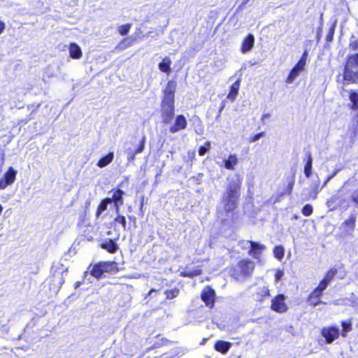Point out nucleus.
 Instances as JSON below:
<instances>
[{"label": "nucleus", "mask_w": 358, "mask_h": 358, "mask_svg": "<svg viewBox=\"0 0 358 358\" xmlns=\"http://www.w3.org/2000/svg\"><path fill=\"white\" fill-rule=\"evenodd\" d=\"M313 212V208L310 204H306L305 206H303V207L301 210L302 214L306 217H308V216H310V215H312Z\"/></svg>", "instance_id": "obj_44"}, {"label": "nucleus", "mask_w": 358, "mask_h": 358, "mask_svg": "<svg viewBox=\"0 0 358 358\" xmlns=\"http://www.w3.org/2000/svg\"><path fill=\"white\" fill-rule=\"evenodd\" d=\"M243 180L237 175L236 178L228 180L223 193L221 195L220 203L223 211L227 215L234 213L238 208Z\"/></svg>", "instance_id": "obj_1"}, {"label": "nucleus", "mask_w": 358, "mask_h": 358, "mask_svg": "<svg viewBox=\"0 0 358 358\" xmlns=\"http://www.w3.org/2000/svg\"><path fill=\"white\" fill-rule=\"evenodd\" d=\"M287 180V185L286 186L285 189L280 194V196H282L284 195H290L292 194L295 183L294 174L293 173L291 176H288Z\"/></svg>", "instance_id": "obj_25"}, {"label": "nucleus", "mask_w": 358, "mask_h": 358, "mask_svg": "<svg viewBox=\"0 0 358 358\" xmlns=\"http://www.w3.org/2000/svg\"><path fill=\"white\" fill-rule=\"evenodd\" d=\"M210 148V142L206 141L203 145H201L199 148V155L203 156Z\"/></svg>", "instance_id": "obj_43"}, {"label": "nucleus", "mask_w": 358, "mask_h": 358, "mask_svg": "<svg viewBox=\"0 0 358 358\" xmlns=\"http://www.w3.org/2000/svg\"><path fill=\"white\" fill-rule=\"evenodd\" d=\"M3 210V206L0 203V215H1L2 212Z\"/></svg>", "instance_id": "obj_55"}, {"label": "nucleus", "mask_w": 358, "mask_h": 358, "mask_svg": "<svg viewBox=\"0 0 358 358\" xmlns=\"http://www.w3.org/2000/svg\"><path fill=\"white\" fill-rule=\"evenodd\" d=\"M287 297L283 294H278L275 295L271 301L270 308L271 310L277 313H285L288 309V305L286 303Z\"/></svg>", "instance_id": "obj_6"}, {"label": "nucleus", "mask_w": 358, "mask_h": 358, "mask_svg": "<svg viewBox=\"0 0 358 358\" xmlns=\"http://www.w3.org/2000/svg\"><path fill=\"white\" fill-rule=\"evenodd\" d=\"M321 335L324 338L325 343L330 344L340 336V330L336 326H327L321 329Z\"/></svg>", "instance_id": "obj_8"}, {"label": "nucleus", "mask_w": 358, "mask_h": 358, "mask_svg": "<svg viewBox=\"0 0 358 358\" xmlns=\"http://www.w3.org/2000/svg\"><path fill=\"white\" fill-rule=\"evenodd\" d=\"M144 205H145V196L143 195L141 197L140 205H139V210L141 213H143Z\"/></svg>", "instance_id": "obj_47"}, {"label": "nucleus", "mask_w": 358, "mask_h": 358, "mask_svg": "<svg viewBox=\"0 0 358 358\" xmlns=\"http://www.w3.org/2000/svg\"><path fill=\"white\" fill-rule=\"evenodd\" d=\"M231 347V343L226 341H217L214 345V348L217 352L223 355L226 354Z\"/></svg>", "instance_id": "obj_21"}, {"label": "nucleus", "mask_w": 358, "mask_h": 358, "mask_svg": "<svg viewBox=\"0 0 358 358\" xmlns=\"http://www.w3.org/2000/svg\"><path fill=\"white\" fill-rule=\"evenodd\" d=\"M180 293V290L178 288H173L171 289H167L165 291L166 299H173L178 296Z\"/></svg>", "instance_id": "obj_41"}, {"label": "nucleus", "mask_w": 358, "mask_h": 358, "mask_svg": "<svg viewBox=\"0 0 358 358\" xmlns=\"http://www.w3.org/2000/svg\"><path fill=\"white\" fill-rule=\"evenodd\" d=\"M201 299L207 307L213 308L215 302V290L210 286L205 287L201 293Z\"/></svg>", "instance_id": "obj_9"}, {"label": "nucleus", "mask_w": 358, "mask_h": 358, "mask_svg": "<svg viewBox=\"0 0 358 358\" xmlns=\"http://www.w3.org/2000/svg\"><path fill=\"white\" fill-rule=\"evenodd\" d=\"M103 273L115 274L120 271L118 263L115 261L101 262Z\"/></svg>", "instance_id": "obj_15"}, {"label": "nucleus", "mask_w": 358, "mask_h": 358, "mask_svg": "<svg viewBox=\"0 0 358 358\" xmlns=\"http://www.w3.org/2000/svg\"><path fill=\"white\" fill-rule=\"evenodd\" d=\"M255 43V37L252 34H248L243 39L241 46V51L242 53H246L250 51Z\"/></svg>", "instance_id": "obj_17"}, {"label": "nucleus", "mask_w": 358, "mask_h": 358, "mask_svg": "<svg viewBox=\"0 0 358 358\" xmlns=\"http://www.w3.org/2000/svg\"><path fill=\"white\" fill-rule=\"evenodd\" d=\"M187 127V120L184 115H176L173 124L169 127V131L171 134H175L184 130Z\"/></svg>", "instance_id": "obj_11"}, {"label": "nucleus", "mask_w": 358, "mask_h": 358, "mask_svg": "<svg viewBox=\"0 0 358 358\" xmlns=\"http://www.w3.org/2000/svg\"><path fill=\"white\" fill-rule=\"evenodd\" d=\"M357 116H358V113H357Z\"/></svg>", "instance_id": "obj_60"}, {"label": "nucleus", "mask_w": 358, "mask_h": 358, "mask_svg": "<svg viewBox=\"0 0 358 358\" xmlns=\"http://www.w3.org/2000/svg\"><path fill=\"white\" fill-rule=\"evenodd\" d=\"M240 88V80H237L229 87V92L227 94V99L231 101H234L238 95Z\"/></svg>", "instance_id": "obj_24"}, {"label": "nucleus", "mask_w": 358, "mask_h": 358, "mask_svg": "<svg viewBox=\"0 0 358 358\" xmlns=\"http://www.w3.org/2000/svg\"><path fill=\"white\" fill-rule=\"evenodd\" d=\"M128 182L129 177H124V178L117 185V187L114 188L110 191L113 194L111 197H109V201L111 203L114 204L116 213L120 211V206L124 203V195L125 194V192L121 189V187H123L124 183H127Z\"/></svg>", "instance_id": "obj_5"}, {"label": "nucleus", "mask_w": 358, "mask_h": 358, "mask_svg": "<svg viewBox=\"0 0 358 358\" xmlns=\"http://www.w3.org/2000/svg\"><path fill=\"white\" fill-rule=\"evenodd\" d=\"M5 27H6L5 23L2 20H0V35L4 31Z\"/></svg>", "instance_id": "obj_49"}, {"label": "nucleus", "mask_w": 358, "mask_h": 358, "mask_svg": "<svg viewBox=\"0 0 358 358\" xmlns=\"http://www.w3.org/2000/svg\"><path fill=\"white\" fill-rule=\"evenodd\" d=\"M342 329L340 335L343 337H346L348 333L352 330V323L351 320H344L341 322Z\"/></svg>", "instance_id": "obj_34"}, {"label": "nucleus", "mask_w": 358, "mask_h": 358, "mask_svg": "<svg viewBox=\"0 0 358 358\" xmlns=\"http://www.w3.org/2000/svg\"><path fill=\"white\" fill-rule=\"evenodd\" d=\"M80 285H81V282L77 281V282H76L74 287H75V288H78V287H80Z\"/></svg>", "instance_id": "obj_54"}, {"label": "nucleus", "mask_w": 358, "mask_h": 358, "mask_svg": "<svg viewBox=\"0 0 358 358\" xmlns=\"http://www.w3.org/2000/svg\"><path fill=\"white\" fill-rule=\"evenodd\" d=\"M248 243L250 245L248 255L255 259H259L266 247L263 244L253 241H248Z\"/></svg>", "instance_id": "obj_13"}, {"label": "nucleus", "mask_w": 358, "mask_h": 358, "mask_svg": "<svg viewBox=\"0 0 358 358\" xmlns=\"http://www.w3.org/2000/svg\"><path fill=\"white\" fill-rule=\"evenodd\" d=\"M122 352L127 357H133L138 353V348L132 343H126L124 345Z\"/></svg>", "instance_id": "obj_22"}, {"label": "nucleus", "mask_w": 358, "mask_h": 358, "mask_svg": "<svg viewBox=\"0 0 358 358\" xmlns=\"http://www.w3.org/2000/svg\"><path fill=\"white\" fill-rule=\"evenodd\" d=\"M337 273L338 270L336 268L333 267L329 268L326 272L324 278L320 281L318 285L326 289L329 284L334 280Z\"/></svg>", "instance_id": "obj_14"}, {"label": "nucleus", "mask_w": 358, "mask_h": 358, "mask_svg": "<svg viewBox=\"0 0 358 358\" xmlns=\"http://www.w3.org/2000/svg\"><path fill=\"white\" fill-rule=\"evenodd\" d=\"M351 199L353 202L358 205V191H356L353 193L351 196Z\"/></svg>", "instance_id": "obj_48"}, {"label": "nucleus", "mask_w": 358, "mask_h": 358, "mask_svg": "<svg viewBox=\"0 0 358 358\" xmlns=\"http://www.w3.org/2000/svg\"><path fill=\"white\" fill-rule=\"evenodd\" d=\"M265 136V132L264 131H262V132H259L258 134H256L253 136H251L249 138V142L250 143H253V142H255L257 141H258L260 138L263 137Z\"/></svg>", "instance_id": "obj_45"}, {"label": "nucleus", "mask_w": 358, "mask_h": 358, "mask_svg": "<svg viewBox=\"0 0 358 358\" xmlns=\"http://www.w3.org/2000/svg\"><path fill=\"white\" fill-rule=\"evenodd\" d=\"M176 83L169 80L165 89L163 90V96L161 102V117L162 122L169 124L175 114V92Z\"/></svg>", "instance_id": "obj_2"}, {"label": "nucleus", "mask_w": 358, "mask_h": 358, "mask_svg": "<svg viewBox=\"0 0 358 358\" xmlns=\"http://www.w3.org/2000/svg\"><path fill=\"white\" fill-rule=\"evenodd\" d=\"M169 343L170 341L167 338L162 337L160 335H157L156 336V341H155L152 348H158L162 346L166 345Z\"/></svg>", "instance_id": "obj_39"}, {"label": "nucleus", "mask_w": 358, "mask_h": 358, "mask_svg": "<svg viewBox=\"0 0 358 358\" xmlns=\"http://www.w3.org/2000/svg\"><path fill=\"white\" fill-rule=\"evenodd\" d=\"M324 290L323 287L318 285L306 297V303L312 307L321 304L322 303V296Z\"/></svg>", "instance_id": "obj_7"}, {"label": "nucleus", "mask_w": 358, "mask_h": 358, "mask_svg": "<svg viewBox=\"0 0 358 358\" xmlns=\"http://www.w3.org/2000/svg\"><path fill=\"white\" fill-rule=\"evenodd\" d=\"M343 201H344L341 196L338 194H334L327 200V205L331 209H336L337 206H341Z\"/></svg>", "instance_id": "obj_26"}, {"label": "nucleus", "mask_w": 358, "mask_h": 358, "mask_svg": "<svg viewBox=\"0 0 358 358\" xmlns=\"http://www.w3.org/2000/svg\"><path fill=\"white\" fill-rule=\"evenodd\" d=\"M129 220L130 222H134V227H136V217L133 215L129 216Z\"/></svg>", "instance_id": "obj_51"}, {"label": "nucleus", "mask_w": 358, "mask_h": 358, "mask_svg": "<svg viewBox=\"0 0 358 358\" xmlns=\"http://www.w3.org/2000/svg\"><path fill=\"white\" fill-rule=\"evenodd\" d=\"M117 215L111 222V224L114 227H117V225H120L124 231L127 230V220L126 217L119 212L116 213Z\"/></svg>", "instance_id": "obj_27"}, {"label": "nucleus", "mask_w": 358, "mask_h": 358, "mask_svg": "<svg viewBox=\"0 0 358 358\" xmlns=\"http://www.w3.org/2000/svg\"><path fill=\"white\" fill-rule=\"evenodd\" d=\"M312 163L313 159L310 153L307 155V160L304 166V174L307 178H309L312 174Z\"/></svg>", "instance_id": "obj_37"}, {"label": "nucleus", "mask_w": 358, "mask_h": 358, "mask_svg": "<svg viewBox=\"0 0 358 358\" xmlns=\"http://www.w3.org/2000/svg\"><path fill=\"white\" fill-rule=\"evenodd\" d=\"M203 273L202 266H198L193 270H185L180 271V276L183 278H193L194 277L201 275Z\"/></svg>", "instance_id": "obj_19"}, {"label": "nucleus", "mask_w": 358, "mask_h": 358, "mask_svg": "<svg viewBox=\"0 0 358 358\" xmlns=\"http://www.w3.org/2000/svg\"><path fill=\"white\" fill-rule=\"evenodd\" d=\"M255 263L249 258H242L236 264L228 268L229 275L237 282H244L250 279L255 271Z\"/></svg>", "instance_id": "obj_4"}, {"label": "nucleus", "mask_w": 358, "mask_h": 358, "mask_svg": "<svg viewBox=\"0 0 358 358\" xmlns=\"http://www.w3.org/2000/svg\"><path fill=\"white\" fill-rule=\"evenodd\" d=\"M223 108H224V105H222V106L220 107V111H222V110L223 109Z\"/></svg>", "instance_id": "obj_57"}, {"label": "nucleus", "mask_w": 358, "mask_h": 358, "mask_svg": "<svg viewBox=\"0 0 358 358\" xmlns=\"http://www.w3.org/2000/svg\"><path fill=\"white\" fill-rule=\"evenodd\" d=\"M69 57L73 59H79L83 56V52L80 47L74 42L69 45Z\"/></svg>", "instance_id": "obj_18"}, {"label": "nucleus", "mask_w": 358, "mask_h": 358, "mask_svg": "<svg viewBox=\"0 0 358 358\" xmlns=\"http://www.w3.org/2000/svg\"><path fill=\"white\" fill-rule=\"evenodd\" d=\"M250 0H243L242 2V6L246 4Z\"/></svg>", "instance_id": "obj_56"}, {"label": "nucleus", "mask_w": 358, "mask_h": 358, "mask_svg": "<svg viewBox=\"0 0 358 358\" xmlns=\"http://www.w3.org/2000/svg\"><path fill=\"white\" fill-rule=\"evenodd\" d=\"M114 159V153L113 152H109L105 156L101 157L98 161L96 165L99 168H103L110 164Z\"/></svg>", "instance_id": "obj_29"}, {"label": "nucleus", "mask_w": 358, "mask_h": 358, "mask_svg": "<svg viewBox=\"0 0 358 358\" xmlns=\"http://www.w3.org/2000/svg\"><path fill=\"white\" fill-rule=\"evenodd\" d=\"M90 274L96 279H101L103 278L104 273L101 262H97L92 266V268L90 271Z\"/></svg>", "instance_id": "obj_23"}, {"label": "nucleus", "mask_w": 358, "mask_h": 358, "mask_svg": "<svg viewBox=\"0 0 358 358\" xmlns=\"http://www.w3.org/2000/svg\"><path fill=\"white\" fill-rule=\"evenodd\" d=\"M301 71L299 70L296 66L290 70L287 77L286 78L285 82L288 84L292 83L294 80L299 76Z\"/></svg>", "instance_id": "obj_35"}, {"label": "nucleus", "mask_w": 358, "mask_h": 358, "mask_svg": "<svg viewBox=\"0 0 358 358\" xmlns=\"http://www.w3.org/2000/svg\"><path fill=\"white\" fill-rule=\"evenodd\" d=\"M238 164V159L236 155L231 154L227 159L224 161V167L228 170H234L235 166Z\"/></svg>", "instance_id": "obj_33"}, {"label": "nucleus", "mask_w": 358, "mask_h": 358, "mask_svg": "<svg viewBox=\"0 0 358 358\" xmlns=\"http://www.w3.org/2000/svg\"><path fill=\"white\" fill-rule=\"evenodd\" d=\"M273 255L278 259L281 260L285 255V249L282 245H276L273 248Z\"/></svg>", "instance_id": "obj_40"}, {"label": "nucleus", "mask_w": 358, "mask_h": 358, "mask_svg": "<svg viewBox=\"0 0 358 358\" xmlns=\"http://www.w3.org/2000/svg\"><path fill=\"white\" fill-rule=\"evenodd\" d=\"M17 171L12 166L9 167L0 179V189H4L11 185L16 179Z\"/></svg>", "instance_id": "obj_10"}, {"label": "nucleus", "mask_w": 358, "mask_h": 358, "mask_svg": "<svg viewBox=\"0 0 358 358\" xmlns=\"http://www.w3.org/2000/svg\"><path fill=\"white\" fill-rule=\"evenodd\" d=\"M171 61L169 57H165L161 62L159 63V69L166 74H169L171 72Z\"/></svg>", "instance_id": "obj_31"}, {"label": "nucleus", "mask_w": 358, "mask_h": 358, "mask_svg": "<svg viewBox=\"0 0 358 358\" xmlns=\"http://www.w3.org/2000/svg\"><path fill=\"white\" fill-rule=\"evenodd\" d=\"M336 81L345 85L358 84V53L347 55L343 73L336 76Z\"/></svg>", "instance_id": "obj_3"}, {"label": "nucleus", "mask_w": 358, "mask_h": 358, "mask_svg": "<svg viewBox=\"0 0 358 358\" xmlns=\"http://www.w3.org/2000/svg\"><path fill=\"white\" fill-rule=\"evenodd\" d=\"M315 194H317V192H315ZM313 198L315 199L316 198V195H315Z\"/></svg>", "instance_id": "obj_58"}, {"label": "nucleus", "mask_w": 358, "mask_h": 358, "mask_svg": "<svg viewBox=\"0 0 358 358\" xmlns=\"http://www.w3.org/2000/svg\"><path fill=\"white\" fill-rule=\"evenodd\" d=\"M282 275V273L281 271L277 272L276 274H275V279H276V280H280V278Z\"/></svg>", "instance_id": "obj_52"}, {"label": "nucleus", "mask_w": 358, "mask_h": 358, "mask_svg": "<svg viewBox=\"0 0 358 358\" xmlns=\"http://www.w3.org/2000/svg\"><path fill=\"white\" fill-rule=\"evenodd\" d=\"M357 217L355 214H351L341 224L340 229L344 235H352L356 225Z\"/></svg>", "instance_id": "obj_12"}, {"label": "nucleus", "mask_w": 358, "mask_h": 358, "mask_svg": "<svg viewBox=\"0 0 358 358\" xmlns=\"http://www.w3.org/2000/svg\"><path fill=\"white\" fill-rule=\"evenodd\" d=\"M333 34H334V29L331 28L329 33L327 35V39L331 41L333 37Z\"/></svg>", "instance_id": "obj_50"}, {"label": "nucleus", "mask_w": 358, "mask_h": 358, "mask_svg": "<svg viewBox=\"0 0 358 358\" xmlns=\"http://www.w3.org/2000/svg\"><path fill=\"white\" fill-rule=\"evenodd\" d=\"M100 246L110 254L115 253L118 250V245L115 242V239L107 238L100 244Z\"/></svg>", "instance_id": "obj_16"}, {"label": "nucleus", "mask_w": 358, "mask_h": 358, "mask_svg": "<svg viewBox=\"0 0 358 358\" xmlns=\"http://www.w3.org/2000/svg\"><path fill=\"white\" fill-rule=\"evenodd\" d=\"M308 58V51L307 50H304L301 58L297 62V63L294 65L299 70L303 71L305 69L306 65V61Z\"/></svg>", "instance_id": "obj_36"}, {"label": "nucleus", "mask_w": 358, "mask_h": 358, "mask_svg": "<svg viewBox=\"0 0 358 358\" xmlns=\"http://www.w3.org/2000/svg\"><path fill=\"white\" fill-rule=\"evenodd\" d=\"M145 141H146V137H145V136H143L141 138V141H140L139 144L138 145L137 148L135 149V150L130 152L129 153V156H128L129 162L134 161L136 158V155L137 154L141 153L144 150L145 145Z\"/></svg>", "instance_id": "obj_20"}, {"label": "nucleus", "mask_w": 358, "mask_h": 358, "mask_svg": "<svg viewBox=\"0 0 358 358\" xmlns=\"http://www.w3.org/2000/svg\"><path fill=\"white\" fill-rule=\"evenodd\" d=\"M349 99L351 102L349 108L352 110L358 111V92L356 90H350Z\"/></svg>", "instance_id": "obj_30"}, {"label": "nucleus", "mask_w": 358, "mask_h": 358, "mask_svg": "<svg viewBox=\"0 0 358 358\" xmlns=\"http://www.w3.org/2000/svg\"><path fill=\"white\" fill-rule=\"evenodd\" d=\"M110 203L109 197H105L100 201L95 213L96 218H99L102 213L108 209V206Z\"/></svg>", "instance_id": "obj_28"}, {"label": "nucleus", "mask_w": 358, "mask_h": 358, "mask_svg": "<svg viewBox=\"0 0 358 358\" xmlns=\"http://www.w3.org/2000/svg\"><path fill=\"white\" fill-rule=\"evenodd\" d=\"M157 292V289H151L148 292V293L146 294L145 298H147L148 296H150L152 293H153V292Z\"/></svg>", "instance_id": "obj_53"}, {"label": "nucleus", "mask_w": 358, "mask_h": 358, "mask_svg": "<svg viewBox=\"0 0 358 358\" xmlns=\"http://www.w3.org/2000/svg\"><path fill=\"white\" fill-rule=\"evenodd\" d=\"M349 49L352 51L358 50V38L350 41L349 43Z\"/></svg>", "instance_id": "obj_46"}, {"label": "nucleus", "mask_w": 358, "mask_h": 358, "mask_svg": "<svg viewBox=\"0 0 358 358\" xmlns=\"http://www.w3.org/2000/svg\"><path fill=\"white\" fill-rule=\"evenodd\" d=\"M131 28V24L127 23L117 27V31L121 36H126Z\"/></svg>", "instance_id": "obj_42"}, {"label": "nucleus", "mask_w": 358, "mask_h": 358, "mask_svg": "<svg viewBox=\"0 0 358 358\" xmlns=\"http://www.w3.org/2000/svg\"><path fill=\"white\" fill-rule=\"evenodd\" d=\"M255 295L257 297L256 301L262 303L270 296V290L267 287H263L260 290L256 292Z\"/></svg>", "instance_id": "obj_32"}, {"label": "nucleus", "mask_w": 358, "mask_h": 358, "mask_svg": "<svg viewBox=\"0 0 358 358\" xmlns=\"http://www.w3.org/2000/svg\"><path fill=\"white\" fill-rule=\"evenodd\" d=\"M357 116H358V113H357Z\"/></svg>", "instance_id": "obj_59"}, {"label": "nucleus", "mask_w": 358, "mask_h": 358, "mask_svg": "<svg viewBox=\"0 0 358 358\" xmlns=\"http://www.w3.org/2000/svg\"><path fill=\"white\" fill-rule=\"evenodd\" d=\"M135 41H136L135 38H130L128 37H124L119 43V44L117 45V48L121 50L127 48L132 45L133 43L135 42Z\"/></svg>", "instance_id": "obj_38"}]
</instances>
